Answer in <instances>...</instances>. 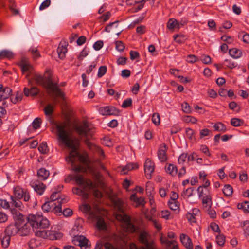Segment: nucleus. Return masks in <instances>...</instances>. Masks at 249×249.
<instances>
[{"label":"nucleus","mask_w":249,"mask_h":249,"mask_svg":"<svg viewBox=\"0 0 249 249\" xmlns=\"http://www.w3.org/2000/svg\"><path fill=\"white\" fill-rule=\"evenodd\" d=\"M55 126L59 145H64L71 149L69 155L66 158V161L72 164L75 171L76 172L81 171L82 170L81 166H74L75 161H79L81 163L86 161L85 157L80 155L77 151L79 144L78 140L67 130L65 124H56Z\"/></svg>","instance_id":"f257e3e1"},{"label":"nucleus","mask_w":249,"mask_h":249,"mask_svg":"<svg viewBox=\"0 0 249 249\" xmlns=\"http://www.w3.org/2000/svg\"><path fill=\"white\" fill-rule=\"evenodd\" d=\"M113 203L119 213L116 215V219L124 224V228L127 231L131 232H134L136 229L131 222L130 217L124 213L126 204L122 200L117 198L113 200Z\"/></svg>","instance_id":"f03ea898"},{"label":"nucleus","mask_w":249,"mask_h":249,"mask_svg":"<svg viewBox=\"0 0 249 249\" xmlns=\"http://www.w3.org/2000/svg\"><path fill=\"white\" fill-rule=\"evenodd\" d=\"M34 80L37 84L45 87L49 91L51 92L53 95L63 97L64 93L58 88L57 85L52 82L50 79H45L41 75L35 73L33 77Z\"/></svg>","instance_id":"7ed1b4c3"},{"label":"nucleus","mask_w":249,"mask_h":249,"mask_svg":"<svg viewBox=\"0 0 249 249\" xmlns=\"http://www.w3.org/2000/svg\"><path fill=\"white\" fill-rule=\"evenodd\" d=\"M80 209L84 213L88 214L89 220L96 222V226L99 229L104 230L106 228V225L104 219L100 216V212L98 209H96L94 211H91V208L88 204L83 205Z\"/></svg>","instance_id":"20e7f679"},{"label":"nucleus","mask_w":249,"mask_h":249,"mask_svg":"<svg viewBox=\"0 0 249 249\" xmlns=\"http://www.w3.org/2000/svg\"><path fill=\"white\" fill-rule=\"evenodd\" d=\"M28 221L35 233L37 231H43L42 229L47 228L50 225L48 219L41 214H30L28 216Z\"/></svg>","instance_id":"39448f33"},{"label":"nucleus","mask_w":249,"mask_h":249,"mask_svg":"<svg viewBox=\"0 0 249 249\" xmlns=\"http://www.w3.org/2000/svg\"><path fill=\"white\" fill-rule=\"evenodd\" d=\"M35 235L38 237L48 238L52 240L59 239L63 236L61 232L54 231H35Z\"/></svg>","instance_id":"423d86ee"},{"label":"nucleus","mask_w":249,"mask_h":249,"mask_svg":"<svg viewBox=\"0 0 249 249\" xmlns=\"http://www.w3.org/2000/svg\"><path fill=\"white\" fill-rule=\"evenodd\" d=\"M42 210L45 213L53 212L57 214L62 213L61 204H56L55 202L50 201L46 202L42 205Z\"/></svg>","instance_id":"0eeeda50"},{"label":"nucleus","mask_w":249,"mask_h":249,"mask_svg":"<svg viewBox=\"0 0 249 249\" xmlns=\"http://www.w3.org/2000/svg\"><path fill=\"white\" fill-rule=\"evenodd\" d=\"M15 197L21 199L23 198L24 201L28 202L30 199V195L27 189L23 188L20 186H16L13 189Z\"/></svg>","instance_id":"6e6552de"},{"label":"nucleus","mask_w":249,"mask_h":249,"mask_svg":"<svg viewBox=\"0 0 249 249\" xmlns=\"http://www.w3.org/2000/svg\"><path fill=\"white\" fill-rule=\"evenodd\" d=\"M18 65L23 74L26 73V77L29 78V74L32 73L33 68L26 58H22L19 62Z\"/></svg>","instance_id":"1a4fd4ad"},{"label":"nucleus","mask_w":249,"mask_h":249,"mask_svg":"<svg viewBox=\"0 0 249 249\" xmlns=\"http://www.w3.org/2000/svg\"><path fill=\"white\" fill-rule=\"evenodd\" d=\"M74 179L76 183L81 187L86 186L90 189H95V184L89 179L85 180L83 177L79 175H76L74 176Z\"/></svg>","instance_id":"9d476101"},{"label":"nucleus","mask_w":249,"mask_h":249,"mask_svg":"<svg viewBox=\"0 0 249 249\" xmlns=\"http://www.w3.org/2000/svg\"><path fill=\"white\" fill-rule=\"evenodd\" d=\"M58 190L54 191L51 195L50 196L51 200L50 201L54 202L55 201L57 200V202H56V204L60 203L61 206L62 207V204L63 203H65L67 202L68 198L66 197H60L59 192L63 188V186L62 185H59L58 186Z\"/></svg>","instance_id":"9b49d317"},{"label":"nucleus","mask_w":249,"mask_h":249,"mask_svg":"<svg viewBox=\"0 0 249 249\" xmlns=\"http://www.w3.org/2000/svg\"><path fill=\"white\" fill-rule=\"evenodd\" d=\"M155 169V164L150 159H146L144 165V170L146 177L150 179L151 178L152 174L154 172Z\"/></svg>","instance_id":"f8f14e48"},{"label":"nucleus","mask_w":249,"mask_h":249,"mask_svg":"<svg viewBox=\"0 0 249 249\" xmlns=\"http://www.w3.org/2000/svg\"><path fill=\"white\" fill-rule=\"evenodd\" d=\"M76 130L80 135L84 136L86 137L91 136L92 133L91 128L89 127L86 123H84L81 125L77 126Z\"/></svg>","instance_id":"ddd939ff"},{"label":"nucleus","mask_w":249,"mask_h":249,"mask_svg":"<svg viewBox=\"0 0 249 249\" xmlns=\"http://www.w3.org/2000/svg\"><path fill=\"white\" fill-rule=\"evenodd\" d=\"M119 21L117 20L109 23L106 26L105 31L107 32H114L118 36L123 30L119 27Z\"/></svg>","instance_id":"4468645a"},{"label":"nucleus","mask_w":249,"mask_h":249,"mask_svg":"<svg viewBox=\"0 0 249 249\" xmlns=\"http://www.w3.org/2000/svg\"><path fill=\"white\" fill-rule=\"evenodd\" d=\"M30 185L34 188V190L39 195H42L45 189V185L42 182L39 181H32L30 182Z\"/></svg>","instance_id":"2eb2a0df"},{"label":"nucleus","mask_w":249,"mask_h":249,"mask_svg":"<svg viewBox=\"0 0 249 249\" xmlns=\"http://www.w3.org/2000/svg\"><path fill=\"white\" fill-rule=\"evenodd\" d=\"M12 92V91L10 88L7 86L4 87L0 84V102L8 98Z\"/></svg>","instance_id":"dca6fc26"},{"label":"nucleus","mask_w":249,"mask_h":249,"mask_svg":"<svg viewBox=\"0 0 249 249\" xmlns=\"http://www.w3.org/2000/svg\"><path fill=\"white\" fill-rule=\"evenodd\" d=\"M167 147L164 143H162L160 146L158 151V156L159 160L161 162H164L167 160Z\"/></svg>","instance_id":"f3484780"},{"label":"nucleus","mask_w":249,"mask_h":249,"mask_svg":"<svg viewBox=\"0 0 249 249\" xmlns=\"http://www.w3.org/2000/svg\"><path fill=\"white\" fill-rule=\"evenodd\" d=\"M99 112L103 116L112 115L116 113V109L113 107L106 106L100 107Z\"/></svg>","instance_id":"a211bd4d"},{"label":"nucleus","mask_w":249,"mask_h":249,"mask_svg":"<svg viewBox=\"0 0 249 249\" xmlns=\"http://www.w3.org/2000/svg\"><path fill=\"white\" fill-rule=\"evenodd\" d=\"M82 189L79 188H74L72 189V192L73 194H76L77 195L80 196H82V197L84 199H87L88 197L89 194L88 193L87 190L90 189L89 188H88L86 186L81 187Z\"/></svg>","instance_id":"6ab92c4d"},{"label":"nucleus","mask_w":249,"mask_h":249,"mask_svg":"<svg viewBox=\"0 0 249 249\" xmlns=\"http://www.w3.org/2000/svg\"><path fill=\"white\" fill-rule=\"evenodd\" d=\"M180 240L182 245L187 249H193V245L190 238L185 234H181L180 235Z\"/></svg>","instance_id":"aec40b11"},{"label":"nucleus","mask_w":249,"mask_h":249,"mask_svg":"<svg viewBox=\"0 0 249 249\" xmlns=\"http://www.w3.org/2000/svg\"><path fill=\"white\" fill-rule=\"evenodd\" d=\"M10 205L11 206V208H16L18 210H23L24 207L21 201L20 200V199H18L12 196H10Z\"/></svg>","instance_id":"412c9836"},{"label":"nucleus","mask_w":249,"mask_h":249,"mask_svg":"<svg viewBox=\"0 0 249 249\" xmlns=\"http://www.w3.org/2000/svg\"><path fill=\"white\" fill-rule=\"evenodd\" d=\"M200 211L197 208L192 209L191 212L188 213L186 216L188 221L191 223H195L196 220V216L199 215Z\"/></svg>","instance_id":"4be33fe9"},{"label":"nucleus","mask_w":249,"mask_h":249,"mask_svg":"<svg viewBox=\"0 0 249 249\" xmlns=\"http://www.w3.org/2000/svg\"><path fill=\"white\" fill-rule=\"evenodd\" d=\"M130 199L132 201H133L134 202H135L136 204V207H138V206L144 207L146 203V202L145 201L144 197H141L138 198L136 196V194H132L131 196Z\"/></svg>","instance_id":"5701e85b"},{"label":"nucleus","mask_w":249,"mask_h":249,"mask_svg":"<svg viewBox=\"0 0 249 249\" xmlns=\"http://www.w3.org/2000/svg\"><path fill=\"white\" fill-rule=\"evenodd\" d=\"M197 191L198 193V196L201 199L211 196L210 190L208 188L201 187V186H199L197 188Z\"/></svg>","instance_id":"b1692460"},{"label":"nucleus","mask_w":249,"mask_h":249,"mask_svg":"<svg viewBox=\"0 0 249 249\" xmlns=\"http://www.w3.org/2000/svg\"><path fill=\"white\" fill-rule=\"evenodd\" d=\"M37 177L39 180H45L50 175L49 171L44 168H41L37 171Z\"/></svg>","instance_id":"393cba45"},{"label":"nucleus","mask_w":249,"mask_h":249,"mask_svg":"<svg viewBox=\"0 0 249 249\" xmlns=\"http://www.w3.org/2000/svg\"><path fill=\"white\" fill-rule=\"evenodd\" d=\"M39 92V89L36 87H32L30 89L25 87L24 89V93L26 96L29 95L34 96L36 95Z\"/></svg>","instance_id":"a878e982"},{"label":"nucleus","mask_w":249,"mask_h":249,"mask_svg":"<svg viewBox=\"0 0 249 249\" xmlns=\"http://www.w3.org/2000/svg\"><path fill=\"white\" fill-rule=\"evenodd\" d=\"M11 237L4 232L1 234L0 239L2 246L4 248H7L10 244Z\"/></svg>","instance_id":"bb28decb"},{"label":"nucleus","mask_w":249,"mask_h":249,"mask_svg":"<svg viewBox=\"0 0 249 249\" xmlns=\"http://www.w3.org/2000/svg\"><path fill=\"white\" fill-rule=\"evenodd\" d=\"M18 231L16 225H10L7 227L4 232L11 237V236L16 234Z\"/></svg>","instance_id":"cd10ccee"},{"label":"nucleus","mask_w":249,"mask_h":249,"mask_svg":"<svg viewBox=\"0 0 249 249\" xmlns=\"http://www.w3.org/2000/svg\"><path fill=\"white\" fill-rule=\"evenodd\" d=\"M138 165L135 163H129L126 165L125 166L123 167L121 170V173L122 174H126L129 171H131L133 169H137Z\"/></svg>","instance_id":"c85d7f7f"},{"label":"nucleus","mask_w":249,"mask_h":249,"mask_svg":"<svg viewBox=\"0 0 249 249\" xmlns=\"http://www.w3.org/2000/svg\"><path fill=\"white\" fill-rule=\"evenodd\" d=\"M230 55L234 59H238L241 57L242 53L241 50L237 48H232L229 50Z\"/></svg>","instance_id":"c756f323"},{"label":"nucleus","mask_w":249,"mask_h":249,"mask_svg":"<svg viewBox=\"0 0 249 249\" xmlns=\"http://www.w3.org/2000/svg\"><path fill=\"white\" fill-rule=\"evenodd\" d=\"M166 172L172 176H175L178 173V169L177 167L172 164H169L166 168Z\"/></svg>","instance_id":"7c9ffc66"},{"label":"nucleus","mask_w":249,"mask_h":249,"mask_svg":"<svg viewBox=\"0 0 249 249\" xmlns=\"http://www.w3.org/2000/svg\"><path fill=\"white\" fill-rule=\"evenodd\" d=\"M58 57L60 59H63L65 57L66 53L67 52V49L63 46H59L57 49Z\"/></svg>","instance_id":"2f4dec72"},{"label":"nucleus","mask_w":249,"mask_h":249,"mask_svg":"<svg viewBox=\"0 0 249 249\" xmlns=\"http://www.w3.org/2000/svg\"><path fill=\"white\" fill-rule=\"evenodd\" d=\"M76 241L78 243L77 245L81 247L88 246V240L83 236L76 237Z\"/></svg>","instance_id":"473e14b6"},{"label":"nucleus","mask_w":249,"mask_h":249,"mask_svg":"<svg viewBox=\"0 0 249 249\" xmlns=\"http://www.w3.org/2000/svg\"><path fill=\"white\" fill-rule=\"evenodd\" d=\"M10 211L14 219H21L23 218V215L20 212L21 210L11 208Z\"/></svg>","instance_id":"72a5a7b5"},{"label":"nucleus","mask_w":249,"mask_h":249,"mask_svg":"<svg viewBox=\"0 0 249 249\" xmlns=\"http://www.w3.org/2000/svg\"><path fill=\"white\" fill-rule=\"evenodd\" d=\"M147 236L148 234L145 232H143L141 233L139 236V240L141 243L146 246L147 248L146 249H149V246L147 241Z\"/></svg>","instance_id":"f704fd0d"},{"label":"nucleus","mask_w":249,"mask_h":249,"mask_svg":"<svg viewBox=\"0 0 249 249\" xmlns=\"http://www.w3.org/2000/svg\"><path fill=\"white\" fill-rule=\"evenodd\" d=\"M13 53L9 50H3L0 52V58H12L13 57Z\"/></svg>","instance_id":"c9c22d12"},{"label":"nucleus","mask_w":249,"mask_h":249,"mask_svg":"<svg viewBox=\"0 0 249 249\" xmlns=\"http://www.w3.org/2000/svg\"><path fill=\"white\" fill-rule=\"evenodd\" d=\"M238 209L242 210L245 213L249 212V202L244 201L240 203H238L237 205Z\"/></svg>","instance_id":"e433bc0d"},{"label":"nucleus","mask_w":249,"mask_h":249,"mask_svg":"<svg viewBox=\"0 0 249 249\" xmlns=\"http://www.w3.org/2000/svg\"><path fill=\"white\" fill-rule=\"evenodd\" d=\"M204 208H210L212 207V201L211 196L202 199Z\"/></svg>","instance_id":"4c0bfd02"},{"label":"nucleus","mask_w":249,"mask_h":249,"mask_svg":"<svg viewBox=\"0 0 249 249\" xmlns=\"http://www.w3.org/2000/svg\"><path fill=\"white\" fill-rule=\"evenodd\" d=\"M213 128L215 131L224 132L226 130L225 125L221 122H217L213 125Z\"/></svg>","instance_id":"58836bf2"},{"label":"nucleus","mask_w":249,"mask_h":249,"mask_svg":"<svg viewBox=\"0 0 249 249\" xmlns=\"http://www.w3.org/2000/svg\"><path fill=\"white\" fill-rule=\"evenodd\" d=\"M23 94L21 92L18 91L15 96L11 97V101L13 104H17L22 100Z\"/></svg>","instance_id":"ea45409f"},{"label":"nucleus","mask_w":249,"mask_h":249,"mask_svg":"<svg viewBox=\"0 0 249 249\" xmlns=\"http://www.w3.org/2000/svg\"><path fill=\"white\" fill-rule=\"evenodd\" d=\"M161 217L165 220H170L173 218V215L168 210H162L161 212Z\"/></svg>","instance_id":"a19ab883"},{"label":"nucleus","mask_w":249,"mask_h":249,"mask_svg":"<svg viewBox=\"0 0 249 249\" xmlns=\"http://www.w3.org/2000/svg\"><path fill=\"white\" fill-rule=\"evenodd\" d=\"M168 206L171 210L176 211L179 209V205L177 200H170L168 201Z\"/></svg>","instance_id":"79ce46f5"},{"label":"nucleus","mask_w":249,"mask_h":249,"mask_svg":"<svg viewBox=\"0 0 249 249\" xmlns=\"http://www.w3.org/2000/svg\"><path fill=\"white\" fill-rule=\"evenodd\" d=\"M223 192L225 196H230L233 192L232 187L229 184L225 185L223 188Z\"/></svg>","instance_id":"37998d69"},{"label":"nucleus","mask_w":249,"mask_h":249,"mask_svg":"<svg viewBox=\"0 0 249 249\" xmlns=\"http://www.w3.org/2000/svg\"><path fill=\"white\" fill-rule=\"evenodd\" d=\"M194 188L193 187L189 188L183 191L182 193V196L184 198H188L193 195Z\"/></svg>","instance_id":"c03bdc74"},{"label":"nucleus","mask_w":249,"mask_h":249,"mask_svg":"<svg viewBox=\"0 0 249 249\" xmlns=\"http://www.w3.org/2000/svg\"><path fill=\"white\" fill-rule=\"evenodd\" d=\"M188 154L187 153H182L178 158V162L179 164H184L187 160Z\"/></svg>","instance_id":"a18cd8bd"},{"label":"nucleus","mask_w":249,"mask_h":249,"mask_svg":"<svg viewBox=\"0 0 249 249\" xmlns=\"http://www.w3.org/2000/svg\"><path fill=\"white\" fill-rule=\"evenodd\" d=\"M177 25V20L175 18H170L167 22V28L169 30H173L176 28Z\"/></svg>","instance_id":"49530a36"},{"label":"nucleus","mask_w":249,"mask_h":249,"mask_svg":"<svg viewBox=\"0 0 249 249\" xmlns=\"http://www.w3.org/2000/svg\"><path fill=\"white\" fill-rule=\"evenodd\" d=\"M217 243L220 246H222L224 245L225 242V237L223 234H219L216 237Z\"/></svg>","instance_id":"de8ad7c7"},{"label":"nucleus","mask_w":249,"mask_h":249,"mask_svg":"<svg viewBox=\"0 0 249 249\" xmlns=\"http://www.w3.org/2000/svg\"><path fill=\"white\" fill-rule=\"evenodd\" d=\"M107 71V68L105 66H102L99 67L97 76L98 78L102 77L103 75H104Z\"/></svg>","instance_id":"09e8293b"},{"label":"nucleus","mask_w":249,"mask_h":249,"mask_svg":"<svg viewBox=\"0 0 249 249\" xmlns=\"http://www.w3.org/2000/svg\"><path fill=\"white\" fill-rule=\"evenodd\" d=\"M29 51L31 52V53L33 56V57L34 59H37L40 56L39 53L38 52L36 48L31 47Z\"/></svg>","instance_id":"8fccbe9b"},{"label":"nucleus","mask_w":249,"mask_h":249,"mask_svg":"<svg viewBox=\"0 0 249 249\" xmlns=\"http://www.w3.org/2000/svg\"><path fill=\"white\" fill-rule=\"evenodd\" d=\"M38 150L42 154H45L48 152V147L46 142H42L38 146Z\"/></svg>","instance_id":"3c124183"},{"label":"nucleus","mask_w":249,"mask_h":249,"mask_svg":"<svg viewBox=\"0 0 249 249\" xmlns=\"http://www.w3.org/2000/svg\"><path fill=\"white\" fill-rule=\"evenodd\" d=\"M231 123L233 126L237 127L242 125L243 122L238 118H232L231 120Z\"/></svg>","instance_id":"603ef678"},{"label":"nucleus","mask_w":249,"mask_h":249,"mask_svg":"<svg viewBox=\"0 0 249 249\" xmlns=\"http://www.w3.org/2000/svg\"><path fill=\"white\" fill-rule=\"evenodd\" d=\"M152 121L155 125H158L160 123V116L158 113H155L152 117Z\"/></svg>","instance_id":"864d4df0"},{"label":"nucleus","mask_w":249,"mask_h":249,"mask_svg":"<svg viewBox=\"0 0 249 249\" xmlns=\"http://www.w3.org/2000/svg\"><path fill=\"white\" fill-rule=\"evenodd\" d=\"M186 61L188 63H194L198 61V58L194 55L190 54L186 57Z\"/></svg>","instance_id":"5fc2aeb1"},{"label":"nucleus","mask_w":249,"mask_h":249,"mask_svg":"<svg viewBox=\"0 0 249 249\" xmlns=\"http://www.w3.org/2000/svg\"><path fill=\"white\" fill-rule=\"evenodd\" d=\"M89 51L88 49L85 48L80 52L79 55L78 56V59L80 60H82L84 57L87 56L88 54Z\"/></svg>","instance_id":"6e6d98bb"},{"label":"nucleus","mask_w":249,"mask_h":249,"mask_svg":"<svg viewBox=\"0 0 249 249\" xmlns=\"http://www.w3.org/2000/svg\"><path fill=\"white\" fill-rule=\"evenodd\" d=\"M184 121L186 123L196 124L197 122V120L194 117L186 116L184 117Z\"/></svg>","instance_id":"4d7b16f0"},{"label":"nucleus","mask_w":249,"mask_h":249,"mask_svg":"<svg viewBox=\"0 0 249 249\" xmlns=\"http://www.w3.org/2000/svg\"><path fill=\"white\" fill-rule=\"evenodd\" d=\"M182 108L183 111L186 113H190L191 112V108L186 102L182 104Z\"/></svg>","instance_id":"13d9d810"},{"label":"nucleus","mask_w":249,"mask_h":249,"mask_svg":"<svg viewBox=\"0 0 249 249\" xmlns=\"http://www.w3.org/2000/svg\"><path fill=\"white\" fill-rule=\"evenodd\" d=\"M174 39L178 43H182L185 40L184 36L182 35H174Z\"/></svg>","instance_id":"bf43d9fd"},{"label":"nucleus","mask_w":249,"mask_h":249,"mask_svg":"<svg viewBox=\"0 0 249 249\" xmlns=\"http://www.w3.org/2000/svg\"><path fill=\"white\" fill-rule=\"evenodd\" d=\"M10 207L9 203L4 199H0V208H2L5 209H9Z\"/></svg>","instance_id":"052dcab7"},{"label":"nucleus","mask_w":249,"mask_h":249,"mask_svg":"<svg viewBox=\"0 0 249 249\" xmlns=\"http://www.w3.org/2000/svg\"><path fill=\"white\" fill-rule=\"evenodd\" d=\"M51 4L50 0H45L43 1L39 6V10H43L48 7Z\"/></svg>","instance_id":"680f3d73"},{"label":"nucleus","mask_w":249,"mask_h":249,"mask_svg":"<svg viewBox=\"0 0 249 249\" xmlns=\"http://www.w3.org/2000/svg\"><path fill=\"white\" fill-rule=\"evenodd\" d=\"M41 123V119L38 118H36L32 123L33 127L35 129L39 128L40 127Z\"/></svg>","instance_id":"e2e57ef3"},{"label":"nucleus","mask_w":249,"mask_h":249,"mask_svg":"<svg viewBox=\"0 0 249 249\" xmlns=\"http://www.w3.org/2000/svg\"><path fill=\"white\" fill-rule=\"evenodd\" d=\"M53 108L51 105H48L44 108V112L46 115L50 116L52 114Z\"/></svg>","instance_id":"0e129e2a"},{"label":"nucleus","mask_w":249,"mask_h":249,"mask_svg":"<svg viewBox=\"0 0 249 249\" xmlns=\"http://www.w3.org/2000/svg\"><path fill=\"white\" fill-rule=\"evenodd\" d=\"M132 100L131 98H127L125 100L122 104L123 108H127L131 106Z\"/></svg>","instance_id":"69168bd1"},{"label":"nucleus","mask_w":249,"mask_h":249,"mask_svg":"<svg viewBox=\"0 0 249 249\" xmlns=\"http://www.w3.org/2000/svg\"><path fill=\"white\" fill-rule=\"evenodd\" d=\"M224 65L230 68V69H233L236 67V64L233 62H232L230 60L226 59L224 61Z\"/></svg>","instance_id":"338daca9"},{"label":"nucleus","mask_w":249,"mask_h":249,"mask_svg":"<svg viewBox=\"0 0 249 249\" xmlns=\"http://www.w3.org/2000/svg\"><path fill=\"white\" fill-rule=\"evenodd\" d=\"M244 235L246 239L249 242V225L244 227Z\"/></svg>","instance_id":"774afa93"}]
</instances>
